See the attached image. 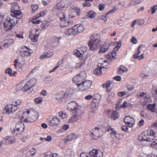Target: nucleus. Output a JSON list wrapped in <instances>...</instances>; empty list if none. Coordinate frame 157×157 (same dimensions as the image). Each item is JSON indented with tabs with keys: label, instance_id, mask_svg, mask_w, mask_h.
<instances>
[{
	"label": "nucleus",
	"instance_id": "obj_4",
	"mask_svg": "<svg viewBox=\"0 0 157 157\" xmlns=\"http://www.w3.org/2000/svg\"><path fill=\"white\" fill-rule=\"evenodd\" d=\"M17 18L12 15L7 16L5 19L3 23L4 30L8 31L13 28L17 23Z\"/></svg>",
	"mask_w": 157,
	"mask_h": 157
},
{
	"label": "nucleus",
	"instance_id": "obj_26",
	"mask_svg": "<svg viewBox=\"0 0 157 157\" xmlns=\"http://www.w3.org/2000/svg\"><path fill=\"white\" fill-rule=\"evenodd\" d=\"M64 157H75V153L71 149H67L64 153Z\"/></svg>",
	"mask_w": 157,
	"mask_h": 157
},
{
	"label": "nucleus",
	"instance_id": "obj_1",
	"mask_svg": "<svg viewBox=\"0 0 157 157\" xmlns=\"http://www.w3.org/2000/svg\"><path fill=\"white\" fill-rule=\"evenodd\" d=\"M67 109L69 111H73L74 115L69 119L70 122H74L77 121L81 119L83 113L81 110V107L77 103L74 101L69 102L67 106Z\"/></svg>",
	"mask_w": 157,
	"mask_h": 157
},
{
	"label": "nucleus",
	"instance_id": "obj_11",
	"mask_svg": "<svg viewBox=\"0 0 157 157\" xmlns=\"http://www.w3.org/2000/svg\"><path fill=\"white\" fill-rule=\"evenodd\" d=\"M60 20V24L62 27H65L68 25L69 22L68 17H66L65 15L62 14L59 17Z\"/></svg>",
	"mask_w": 157,
	"mask_h": 157
},
{
	"label": "nucleus",
	"instance_id": "obj_32",
	"mask_svg": "<svg viewBox=\"0 0 157 157\" xmlns=\"http://www.w3.org/2000/svg\"><path fill=\"white\" fill-rule=\"evenodd\" d=\"M5 143L7 144H11L14 143L16 140L13 137L8 136L5 138Z\"/></svg>",
	"mask_w": 157,
	"mask_h": 157
},
{
	"label": "nucleus",
	"instance_id": "obj_28",
	"mask_svg": "<svg viewBox=\"0 0 157 157\" xmlns=\"http://www.w3.org/2000/svg\"><path fill=\"white\" fill-rule=\"evenodd\" d=\"M128 71V68L125 67L121 65L118 68L117 73L118 74H122L124 73L127 72Z\"/></svg>",
	"mask_w": 157,
	"mask_h": 157
},
{
	"label": "nucleus",
	"instance_id": "obj_48",
	"mask_svg": "<svg viewBox=\"0 0 157 157\" xmlns=\"http://www.w3.org/2000/svg\"><path fill=\"white\" fill-rule=\"evenodd\" d=\"M111 84V82L109 81L107 82L106 83L103 84L102 87L104 88H109Z\"/></svg>",
	"mask_w": 157,
	"mask_h": 157
},
{
	"label": "nucleus",
	"instance_id": "obj_20",
	"mask_svg": "<svg viewBox=\"0 0 157 157\" xmlns=\"http://www.w3.org/2000/svg\"><path fill=\"white\" fill-rule=\"evenodd\" d=\"M33 52V51L32 50L25 47L21 49V55L23 56H29Z\"/></svg>",
	"mask_w": 157,
	"mask_h": 157
},
{
	"label": "nucleus",
	"instance_id": "obj_2",
	"mask_svg": "<svg viewBox=\"0 0 157 157\" xmlns=\"http://www.w3.org/2000/svg\"><path fill=\"white\" fill-rule=\"evenodd\" d=\"M22 101L21 99H18L12 102L11 104L5 106L4 109L6 111V114L9 116L15 112L22 104Z\"/></svg>",
	"mask_w": 157,
	"mask_h": 157
},
{
	"label": "nucleus",
	"instance_id": "obj_6",
	"mask_svg": "<svg viewBox=\"0 0 157 157\" xmlns=\"http://www.w3.org/2000/svg\"><path fill=\"white\" fill-rule=\"evenodd\" d=\"M98 63V67L94 71V73L97 75H100L102 73L101 69L103 68L107 69L109 67V66L106 65H107V61L103 58L99 59Z\"/></svg>",
	"mask_w": 157,
	"mask_h": 157
},
{
	"label": "nucleus",
	"instance_id": "obj_59",
	"mask_svg": "<svg viewBox=\"0 0 157 157\" xmlns=\"http://www.w3.org/2000/svg\"><path fill=\"white\" fill-rule=\"evenodd\" d=\"M69 126L68 124H64L63 125L61 129H62L65 131L67 130L69 128Z\"/></svg>",
	"mask_w": 157,
	"mask_h": 157
},
{
	"label": "nucleus",
	"instance_id": "obj_7",
	"mask_svg": "<svg viewBox=\"0 0 157 157\" xmlns=\"http://www.w3.org/2000/svg\"><path fill=\"white\" fill-rule=\"evenodd\" d=\"M103 133L101 128L96 127L91 130L90 135L93 140H96L102 136Z\"/></svg>",
	"mask_w": 157,
	"mask_h": 157
},
{
	"label": "nucleus",
	"instance_id": "obj_64",
	"mask_svg": "<svg viewBox=\"0 0 157 157\" xmlns=\"http://www.w3.org/2000/svg\"><path fill=\"white\" fill-rule=\"evenodd\" d=\"M127 93V92H121L118 93V95L120 97H122L125 95Z\"/></svg>",
	"mask_w": 157,
	"mask_h": 157
},
{
	"label": "nucleus",
	"instance_id": "obj_14",
	"mask_svg": "<svg viewBox=\"0 0 157 157\" xmlns=\"http://www.w3.org/2000/svg\"><path fill=\"white\" fill-rule=\"evenodd\" d=\"M76 28L74 26L70 29L66 30L64 31L65 34L68 36L76 35L78 33Z\"/></svg>",
	"mask_w": 157,
	"mask_h": 157
},
{
	"label": "nucleus",
	"instance_id": "obj_27",
	"mask_svg": "<svg viewBox=\"0 0 157 157\" xmlns=\"http://www.w3.org/2000/svg\"><path fill=\"white\" fill-rule=\"evenodd\" d=\"M155 104H149L147 106V109L151 112L155 113L156 114H157V108L155 109Z\"/></svg>",
	"mask_w": 157,
	"mask_h": 157
},
{
	"label": "nucleus",
	"instance_id": "obj_21",
	"mask_svg": "<svg viewBox=\"0 0 157 157\" xmlns=\"http://www.w3.org/2000/svg\"><path fill=\"white\" fill-rule=\"evenodd\" d=\"M90 155L94 157H102L103 154L100 150L93 149L90 152Z\"/></svg>",
	"mask_w": 157,
	"mask_h": 157
},
{
	"label": "nucleus",
	"instance_id": "obj_56",
	"mask_svg": "<svg viewBox=\"0 0 157 157\" xmlns=\"http://www.w3.org/2000/svg\"><path fill=\"white\" fill-rule=\"evenodd\" d=\"M91 6V4L89 1H85L83 3V6L85 7H90Z\"/></svg>",
	"mask_w": 157,
	"mask_h": 157
},
{
	"label": "nucleus",
	"instance_id": "obj_37",
	"mask_svg": "<svg viewBox=\"0 0 157 157\" xmlns=\"http://www.w3.org/2000/svg\"><path fill=\"white\" fill-rule=\"evenodd\" d=\"M80 62L77 63L75 67L76 69H78L81 67L85 63V59H80Z\"/></svg>",
	"mask_w": 157,
	"mask_h": 157
},
{
	"label": "nucleus",
	"instance_id": "obj_60",
	"mask_svg": "<svg viewBox=\"0 0 157 157\" xmlns=\"http://www.w3.org/2000/svg\"><path fill=\"white\" fill-rule=\"evenodd\" d=\"M19 64L20 65L19 67L21 68V69H23L24 67L26 66V63H25V62H18Z\"/></svg>",
	"mask_w": 157,
	"mask_h": 157
},
{
	"label": "nucleus",
	"instance_id": "obj_52",
	"mask_svg": "<svg viewBox=\"0 0 157 157\" xmlns=\"http://www.w3.org/2000/svg\"><path fill=\"white\" fill-rule=\"evenodd\" d=\"M34 100L36 103L39 104L42 102L43 100V98L41 97H39L37 98H35Z\"/></svg>",
	"mask_w": 157,
	"mask_h": 157
},
{
	"label": "nucleus",
	"instance_id": "obj_10",
	"mask_svg": "<svg viewBox=\"0 0 157 157\" xmlns=\"http://www.w3.org/2000/svg\"><path fill=\"white\" fill-rule=\"evenodd\" d=\"M68 3L66 0H61L58 3L56 6L55 7V9L57 11H62L63 9L66 8L69 6Z\"/></svg>",
	"mask_w": 157,
	"mask_h": 157
},
{
	"label": "nucleus",
	"instance_id": "obj_18",
	"mask_svg": "<svg viewBox=\"0 0 157 157\" xmlns=\"http://www.w3.org/2000/svg\"><path fill=\"white\" fill-rule=\"evenodd\" d=\"M99 44V42L90 41L88 42L89 47L92 51L97 50L100 46Z\"/></svg>",
	"mask_w": 157,
	"mask_h": 157
},
{
	"label": "nucleus",
	"instance_id": "obj_53",
	"mask_svg": "<svg viewBox=\"0 0 157 157\" xmlns=\"http://www.w3.org/2000/svg\"><path fill=\"white\" fill-rule=\"evenodd\" d=\"M43 139L45 140V141L50 142L52 140V137L50 136H48L46 138H43L42 137L40 138V140H42Z\"/></svg>",
	"mask_w": 157,
	"mask_h": 157
},
{
	"label": "nucleus",
	"instance_id": "obj_35",
	"mask_svg": "<svg viewBox=\"0 0 157 157\" xmlns=\"http://www.w3.org/2000/svg\"><path fill=\"white\" fill-rule=\"evenodd\" d=\"M36 15L33 17L31 22L33 24H39L42 22V21L40 19H39V18L36 17Z\"/></svg>",
	"mask_w": 157,
	"mask_h": 157
},
{
	"label": "nucleus",
	"instance_id": "obj_38",
	"mask_svg": "<svg viewBox=\"0 0 157 157\" xmlns=\"http://www.w3.org/2000/svg\"><path fill=\"white\" fill-rule=\"evenodd\" d=\"M96 13L94 11H90L87 13L88 17L90 19H93L96 16Z\"/></svg>",
	"mask_w": 157,
	"mask_h": 157
},
{
	"label": "nucleus",
	"instance_id": "obj_50",
	"mask_svg": "<svg viewBox=\"0 0 157 157\" xmlns=\"http://www.w3.org/2000/svg\"><path fill=\"white\" fill-rule=\"evenodd\" d=\"M5 72L6 74H8L9 76H12V70L11 68H8L6 69L5 71Z\"/></svg>",
	"mask_w": 157,
	"mask_h": 157
},
{
	"label": "nucleus",
	"instance_id": "obj_3",
	"mask_svg": "<svg viewBox=\"0 0 157 157\" xmlns=\"http://www.w3.org/2000/svg\"><path fill=\"white\" fill-rule=\"evenodd\" d=\"M37 118V112L30 109L23 113L21 120L25 122H33Z\"/></svg>",
	"mask_w": 157,
	"mask_h": 157
},
{
	"label": "nucleus",
	"instance_id": "obj_31",
	"mask_svg": "<svg viewBox=\"0 0 157 157\" xmlns=\"http://www.w3.org/2000/svg\"><path fill=\"white\" fill-rule=\"evenodd\" d=\"M53 53L52 52H49L47 53L43 54L40 56V59H44L46 58H50L52 56Z\"/></svg>",
	"mask_w": 157,
	"mask_h": 157
},
{
	"label": "nucleus",
	"instance_id": "obj_9",
	"mask_svg": "<svg viewBox=\"0 0 157 157\" xmlns=\"http://www.w3.org/2000/svg\"><path fill=\"white\" fill-rule=\"evenodd\" d=\"M92 83L91 81L86 80L82 83H77L76 85L79 87L81 91H83L89 89Z\"/></svg>",
	"mask_w": 157,
	"mask_h": 157
},
{
	"label": "nucleus",
	"instance_id": "obj_12",
	"mask_svg": "<svg viewBox=\"0 0 157 157\" xmlns=\"http://www.w3.org/2000/svg\"><path fill=\"white\" fill-rule=\"evenodd\" d=\"M86 77V74L84 72H81L79 74H77L73 78V82L77 83L82 81Z\"/></svg>",
	"mask_w": 157,
	"mask_h": 157
},
{
	"label": "nucleus",
	"instance_id": "obj_19",
	"mask_svg": "<svg viewBox=\"0 0 157 157\" xmlns=\"http://www.w3.org/2000/svg\"><path fill=\"white\" fill-rule=\"evenodd\" d=\"M124 121L125 124L130 127H132L135 123L134 119L128 116H126L125 117Z\"/></svg>",
	"mask_w": 157,
	"mask_h": 157
},
{
	"label": "nucleus",
	"instance_id": "obj_5",
	"mask_svg": "<svg viewBox=\"0 0 157 157\" xmlns=\"http://www.w3.org/2000/svg\"><path fill=\"white\" fill-rule=\"evenodd\" d=\"M11 15L15 17L18 19H20L22 17V15L21 11L19 10V6L16 2L11 3Z\"/></svg>",
	"mask_w": 157,
	"mask_h": 157
},
{
	"label": "nucleus",
	"instance_id": "obj_8",
	"mask_svg": "<svg viewBox=\"0 0 157 157\" xmlns=\"http://www.w3.org/2000/svg\"><path fill=\"white\" fill-rule=\"evenodd\" d=\"M24 128L25 126L23 123L18 122L16 123L14 128L13 134L15 136L20 135L23 132Z\"/></svg>",
	"mask_w": 157,
	"mask_h": 157
},
{
	"label": "nucleus",
	"instance_id": "obj_17",
	"mask_svg": "<svg viewBox=\"0 0 157 157\" xmlns=\"http://www.w3.org/2000/svg\"><path fill=\"white\" fill-rule=\"evenodd\" d=\"M49 124L51 126H57L60 123V120L57 117L53 116L48 121Z\"/></svg>",
	"mask_w": 157,
	"mask_h": 157
},
{
	"label": "nucleus",
	"instance_id": "obj_57",
	"mask_svg": "<svg viewBox=\"0 0 157 157\" xmlns=\"http://www.w3.org/2000/svg\"><path fill=\"white\" fill-rule=\"evenodd\" d=\"M108 131H111V132L110 133L111 134L113 135L114 136H115L116 135V132L114 131V129L112 128H108Z\"/></svg>",
	"mask_w": 157,
	"mask_h": 157
},
{
	"label": "nucleus",
	"instance_id": "obj_49",
	"mask_svg": "<svg viewBox=\"0 0 157 157\" xmlns=\"http://www.w3.org/2000/svg\"><path fill=\"white\" fill-rule=\"evenodd\" d=\"M35 69L36 68H34L30 71L29 74L27 76H26L25 78L26 80L28 79V78L29 77H30L31 76L33 75V73L36 71Z\"/></svg>",
	"mask_w": 157,
	"mask_h": 157
},
{
	"label": "nucleus",
	"instance_id": "obj_47",
	"mask_svg": "<svg viewBox=\"0 0 157 157\" xmlns=\"http://www.w3.org/2000/svg\"><path fill=\"white\" fill-rule=\"evenodd\" d=\"M31 88L28 84H27V82L25 83V85L24 86L22 90L24 91H26L29 90H30Z\"/></svg>",
	"mask_w": 157,
	"mask_h": 157
},
{
	"label": "nucleus",
	"instance_id": "obj_41",
	"mask_svg": "<svg viewBox=\"0 0 157 157\" xmlns=\"http://www.w3.org/2000/svg\"><path fill=\"white\" fill-rule=\"evenodd\" d=\"M138 140L140 141H147V139L146 136V134H141V135L139 136Z\"/></svg>",
	"mask_w": 157,
	"mask_h": 157
},
{
	"label": "nucleus",
	"instance_id": "obj_29",
	"mask_svg": "<svg viewBox=\"0 0 157 157\" xmlns=\"http://www.w3.org/2000/svg\"><path fill=\"white\" fill-rule=\"evenodd\" d=\"M98 104V103H96L94 102H92L90 104V111L94 113H95L97 110Z\"/></svg>",
	"mask_w": 157,
	"mask_h": 157
},
{
	"label": "nucleus",
	"instance_id": "obj_15",
	"mask_svg": "<svg viewBox=\"0 0 157 157\" xmlns=\"http://www.w3.org/2000/svg\"><path fill=\"white\" fill-rule=\"evenodd\" d=\"M155 133L152 129L148 130L146 134L147 141L151 142L154 140L155 136Z\"/></svg>",
	"mask_w": 157,
	"mask_h": 157
},
{
	"label": "nucleus",
	"instance_id": "obj_36",
	"mask_svg": "<svg viewBox=\"0 0 157 157\" xmlns=\"http://www.w3.org/2000/svg\"><path fill=\"white\" fill-rule=\"evenodd\" d=\"M36 79L34 78L31 79L27 82V84H28L31 88L36 84Z\"/></svg>",
	"mask_w": 157,
	"mask_h": 157
},
{
	"label": "nucleus",
	"instance_id": "obj_58",
	"mask_svg": "<svg viewBox=\"0 0 157 157\" xmlns=\"http://www.w3.org/2000/svg\"><path fill=\"white\" fill-rule=\"evenodd\" d=\"M117 10V9L115 7L110 10L108 11L106 14V16L110 14H112L114 12Z\"/></svg>",
	"mask_w": 157,
	"mask_h": 157
},
{
	"label": "nucleus",
	"instance_id": "obj_40",
	"mask_svg": "<svg viewBox=\"0 0 157 157\" xmlns=\"http://www.w3.org/2000/svg\"><path fill=\"white\" fill-rule=\"evenodd\" d=\"M119 117L118 114L115 111H113L111 116V118L113 120L117 119Z\"/></svg>",
	"mask_w": 157,
	"mask_h": 157
},
{
	"label": "nucleus",
	"instance_id": "obj_51",
	"mask_svg": "<svg viewBox=\"0 0 157 157\" xmlns=\"http://www.w3.org/2000/svg\"><path fill=\"white\" fill-rule=\"evenodd\" d=\"M46 13L45 11H42L36 15V17L39 18L40 17H43L45 14Z\"/></svg>",
	"mask_w": 157,
	"mask_h": 157
},
{
	"label": "nucleus",
	"instance_id": "obj_44",
	"mask_svg": "<svg viewBox=\"0 0 157 157\" xmlns=\"http://www.w3.org/2000/svg\"><path fill=\"white\" fill-rule=\"evenodd\" d=\"M133 57L135 59H139V60L143 59L144 58V55L142 54L140 56H137L136 55H134Z\"/></svg>",
	"mask_w": 157,
	"mask_h": 157
},
{
	"label": "nucleus",
	"instance_id": "obj_34",
	"mask_svg": "<svg viewBox=\"0 0 157 157\" xmlns=\"http://www.w3.org/2000/svg\"><path fill=\"white\" fill-rule=\"evenodd\" d=\"M75 26L76 28V29L77 31V32L78 33L82 32L84 29L83 26L81 24H77L75 25Z\"/></svg>",
	"mask_w": 157,
	"mask_h": 157
},
{
	"label": "nucleus",
	"instance_id": "obj_25",
	"mask_svg": "<svg viewBox=\"0 0 157 157\" xmlns=\"http://www.w3.org/2000/svg\"><path fill=\"white\" fill-rule=\"evenodd\" d=\"M90 41L100 43V35L99 34H93L90 36Z\"/></svg>",
	"mask_w": 157,
	"mask_h": 157
},
{
	"label": "nucleus",
	"instance_id": "obj_61",
	"mask_svg": "<svg viewBox=\"0 0 157 157\" xmlns=\"http://www.w3.org/2000/svg\"><path fill=\"white\" fill-rule=\"evenodd\" d=\"M30 152L33 156L34 155L36 152V150L34 148H33L30 149Z\"/></svg>",
	"mask_w": 157,
	"mask_h": 157
},
{
	"label": "nucleus",
	"instance_id": "obj_55",
	"mask_svg": "<svg viewBox=\"0 0 157 157\" xmlns=\"http://www.w3.org/2000/svg\"><path fill=\"white\" fill-rule=\"evenodd\" d=\"M140 2L138 1L137 0H132L130 2V4L132 5L135 6L138 4Z\"/></svg>",
	"mask_w": 157,
	"mask_h": 157
},
{
	"label": "nucleus",
	"instance_id": "obj_22",
	"mask_svg": "<svg viewBox=\"0 0 157 157\" xmlns=\"http://www.w3.org/2000/svg\"><path fill=\"white\" fill-rule=\"evenodd\" d=\"M38 31V30L35 29L34 31L31 32L30 33L29 37L33 42H36L37 41L39 36L38 33H35Z\"/></svg>",
	"mask_w": 157,
	"mask_h": 157
},
{
	"label": "nucleus",
	"instance_id": "obj_16",
	"mask_svg": "<svg viewBox=\"0 0 157 157\" xmlns=\"http://www.w3.org/2000/svg\"><path fill=\"white\" fill-rule=\"evenodd\" d=\"M55 98L59 102H62L66 99L65 93L62 91L57 93L55 95Z\"/></svg>",
	"mask_w": 157,
	"mask_h": 157
},
{
	"label": "nucleus",
	"instance_id": "obj_54",
	"mask_svg": "<svg viewBox=\"0 0 157 157\" xmlns=\"http://www.w3.org/2000/svg\"><path fill=\"white\" fill-rule=\"evenodd\" d=\"M157 10V5H155L151 7V14H154Z\"/></svg>",
	"mask_w": 157,
	"mask_h": 157
},
{
	"label": "nucleus",
	"instance_id": "obj_45",
	"mask_svg": "<svg viewBox=\"0 0 157 157\" xmlns=\"http://www.w3.org/2000/svg\"><path fill=\"white\" fill-rule=\"evenodd\" d=\"M59 117L62 119H65L67 117V116L65 113L62 111L60 112L59 113Z\"/></svg>",
	"mask_w": 157,
	"mask_h": 157
},
{
	"label": "nucleus",
	"instance_id": "obj_24",
	"mask_svg": "<svg viewBox=\"0 0 157 157\" xmlns=\"http://www.w3.org/2000/svg\"><path fill=\"white\" fill-rule=\"evenodd\" d=\"M14 40L12 39H9L4 40L3 43V46L5 48H8L13 43Z\"/></svg>",
	"mask_w": 157,
	"mask_h": 157
},
{
	"label": "nucleus",
	"instance_id": "obj_43",
	"mask_svg": "<svg viewBox=\"0 0 157 157\" xmlns=\"http://www.w3.org/2000/svg\"><path fill=\"white\" fill-rule=\"evenodd\" d=\"M56 155V154H52L50 152H47L44 154V157H54Z\"/></svg>",
	"mask_w": 157,
	"mask_h": 157
},
{
	"label": "nucleus",
	"instance_id": "obj_23",
	"mask_svg": "<svg viewBox=\"0 0 157 157\" xmlns=\"http://www.w3.org/2000/svg\"><path fill=\"white\" fill-rule=\"evenodd\" d=\"M78 136L74 133L69 134L64 140V142L67 143L78 138Z\"/></svg>",
	"mask_w": 157,
	"mask_h": 157
},
{
	"label": "nucleus",
	"instance_id": "obj_42",
	"mask_svg": "<svg viewBox=\"0 0 157 157\" xmlns=\"http://www.w3.org/2000/svg\"><path fill=\"white\" fill-rule=\"evenodd\" d=\"M115 95V93L113 92H112L108 94L109 97L107 99V101L111 102L113 98Z\"/></svg>",
	"mask_w": 157,
	"mask_h": 157
},
{
	"label": "nucleus",
	"instance_id": "obj_39",
	"mask_svg": "<svg viewBox=\"0 0 157 157\" xmlns=\"http://www.w3.org/2000/svg\"><path fill=\"white\" fill-rule=\"evenodd\" d=\"M117 51V50H115L114 49H113L112 52L109 54V59H110L112 57L114 59L116 58L117 57V54L116 53V52Z\"/></svg>",
	"mask_w": 157,
	"mask_h": 157
},
{
	"label": "nucleus",
	"instance_id": "obj_33",
	"mask_svg": "<svg viewBox=\"0 0 157 157\" xmlns=\"http://www.w3.org/2000/svg\"><path fill=\"white\" fill-rule=\"evenodd\" d=\"M77 57L79 58V59H85L84 57H83V54L82 53L81 51L78 49H77L75 52Z\"/></svg>",
	"mask_w": 157,
	"mask_h": 157
},
{
	"label": "nucleus",
	"instance_id": "obj_13",
	"mask_svg": "<svg viewBox=\"0 0 157 157\" xmlns=\"http://www.w3.org/2000/svg\"><path fill=\"white\" fill-rule=\"evenodd\" d=\"M69 13V17L73 18L76 16H79L80 14V10L78 8L75 7L70 10Z\"/></svg>",
	"mask_w": 157,
	"mask_h": 157
},
{
	"label": "nucleus",
	"instance_id": "obj_63",
	"mask_svg": "<svg viewBox=\"0 0 157 157\" xmlns=\"http://www.w3.org/2000/svg\"><path fill=\"white\" fill-rule=\"evenodd\" d=\"M89 154L87 153L82 152L80 155V157H87Z\"/></svg>",
	"mask_w": 157,
	"mask_h": 157
},
{
	"label": "nucleus",
	"instance_id": "obj_62",
	"mask_svg": "<svg viewBox=\"0 0 157 157\" xmlns=\"http://www.w3.org/2000/svg\"><path fill=\"white\" fill-rule=\"evenodd\" d=\"M131 42L133 44H135L137 43V39L134 37L132 38L131 40Z\"/></svg>",
	"mask_w": 157,
	"mask_h": 157
},
{
	"label": "nucleus",
	"instance_id": "obj_30",
	"mask_svg": "<svg viewBox=\"0 0 157 157\" xmlns=\"http://www.w3.org/2000/svg\"><path fill=\"white\" fill-rule=\"evenodd\" d=\"M109 44H103L100 48L99 52L100 53H104L106 52L108 49Z\"/></svg>",
	"mask_w": 157,
	"mask_h": 157
},
{
	"label": "nucleus",
	"instance_id": "obj_46",
	"mask_svg": "<svg viewBox=\"0 0 157 157\" xmlns=\"http://www.w3.org/2000/svg\"><path fill=\"white\" fill-rule=\"evenodd\" d=\"M31 7L32 13L35 12L38 8V6L36 4L32 5Z\"/></svg>",
	"mask_w": 157,
	"mask_h": 157
}]
</instances>
